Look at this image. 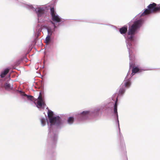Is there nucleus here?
<instances>
[{
	"label": "nucleus",
	"instance_id": "1a4fd4ad",
	"mask_svg": "<svg viewBox=\"0 0 160 160\" xmlns=\"http://www.w3.org/2000/svg\"><path fill=\"white\" fill-rule=\"evenodd\" d=\"M52 25L46 26L44 27V28L47 30L48 34L51 36L54 33L55 29L57 28V26L53 22H52Z\"/></svg>",
	"mask_w": 160,
	"mask_h": 160
},
{
	"label": "nucleus",
	"instance_id": "dca6fc26",
	"mask_svg": "<svg viewBox=\"0 0 160 160\" xmlns=\"http://www.w3.org/2000/svg\"><path fill=\"white\" fill-rule=\"evenodd\" d=\"M25 97H26L28 100H30L32 101H33L34 103L36 104L35 101H36L37 99H35L33 96L30 95H27L26 94V95H25Z\"/></svg>",
	"mask_w": 160,
	"mask_h": 160
},
{
	"label": "nucleus",
	"instance_id": "f257e3e1",
	"mask_svg": "<svg viewBox=\"0 0 160 160\" xmlns=\"http://www.w3.org/2000/svg\"><path fill=\"white\" fill-rule=\"evenodd\" d=\"M142 23L143 20L142 19H139L135 21L130 27V28L129 29L127 37L125 36L127 31V27L124 26L119 29V32L120 33L123 34L125 38H126V42L127 48L128 50L129 57L130 67H131L133 65V61L134 58L132 54V50L133 48L135 42L134 36V35L137 33L139 30Z\"/></svg>",
	"mask_w": 160,
	"mask_h": 160
},
{
	"label": "nucleus",
	"instance_id": "4468645a",
	"mask_svg": "<svg viewBox=\"0 0 160 160\" xmlns=\"http://www.w3.org/2000/svg\"><path fill=\"white\" fill-rule=\"evenodd\" d=\"M74 119L73 117H70L67 120V123L69 125H72L74 122Z\"/></svg>",
	"mask_w": 160,
	"mask_h": 160
},
{
	"label": "nucleus",
	"instance_id": "9d476101",
	"mask_svg": "<svg viewBox=\"0 0 160 160\" xmlns=\"http://www.w3.org/2000/svg\"><path fill=\"white\" fill-rule=\"evenodd\" d=\"M13 87L12 82L10 80L6 82L3 86V87L4 88L5 90L8 91H11V90H13Z\"/></svg>",
	"mask_w": 160,
	"mask_h": 160
},
{
	"label": "nucleus",
	"instance_id": "a211bd4d",
	"mask_svg": "<svg viewBox=\"0 0 160 160\" xmlns=\"http://www.w3.org/2000/svg\"><path fill=\"white\" fill-rule=\"evenodd\" d=\"M18 92H19L22 97H25V95H26V94L22 90H18Z\"/></svg>",
	"mask_w": 160,
	"mask_h": 160
},
{
	"label": "nucleus",
	"instance_id": "6e6552de",
	"mask_svg": "<svg viewBox=\"0 0 160 160\" xmlns=\"http://www.w3.org/2000/svg\"><path fill=\"white\" fill-rule=\"evenodd\" d=\"M50 11V14L51 16L52 20V21H51V22H53L55 24V23H58V26L63 24V23L64 21V20L61 18L56 13V12L54 11V8L53 7L51 8Z\"/></svg>",
	"mask_w": 160,
	"mask_h": 160
},
{
	"label": "nucleus",
	"instance_id": "0eeeda50",
	"mask_svg": "<svg viewBox=\"0 0 160 160\" xmlns=\"http://www.w3.org/2000/svg\"><path fill=\"white\" fill-rule=\"evenodd\" d=\"M159 11H160V4H157L153 2L152 3L150 4L148 6V8L146 9L141 14L139 13V15L142 16L149 14L153 12Z\"/></svg>",
	"mask_w": 160,
	"mask_h": 160
},
{
	"label": "nucleus",
	"instance_id": "20e7f679",
	"mask_svg": "<svg viewBox=\"0 0 160 160\" xmlns=\"http://www.w3.org/2000/svg\"><path fill=\"white\" fill-rule=\"evenodd\" d=\"M130 69L132 68V72H128L125 77L124 80L120 87L118 94V97H122L124 95L126 89L129 88L131 85V78L134 74L136 73H140L144 71L143 69H141L138 67H134L133 65L131 67H129Z\"/></svg>",
	"mask_w": 160,
	"mask_h": 160
},
{
	"label": "nucleus",
	"instance_id": "423d86ee",
	"mask_svg": "<svg viewBox=\"0 0 160 160\" xmlns=\"http://www.w3.org/2000/svg\"><path fill=\"white\" fill-rule=\"evenodd\" d=\"M117 100V99H116ZM110 105L114 106V118L115 119L116 123L117 124L119 130V140L120 142V148L121 149H124L125 147V144L124 142L123 138L122 135L120 132V128L119 127V121L118 120V115L117 112V101L114 103L113 102H111L109 103Z\"/></svg>",
	"mask_w": 160,
	"mask_h": 160
},
{
	"label": "nucleus",
	"instance_id": "7ed1b4c3",
	"mask_svg": "<svg viewBox=\"0 0 160 160\" xmlns=\"http://www.w3.org/2000/svg\"><path fill=\"white\" fill-rule=\"evenodd\" d=\"M107 104H102L94 107L92 110L83 111L76 115L78 121H83L90 119H97L102 114V111L106 107Z\"/></svg>",
	"mask_w": 160,
	"mask_h": 160
},
{
	"label": "nucleus",
	"instance_id": "f8f14e48",
	"mask_svg": "<svg viewBox=\"0 0 160 160\" xmlns=\"http://www.w3.org/2000/svg\"><path fill=\"white\" fill-rule=\"evenodd\" d=\"M41 30V27L40 25L38 24L37 27L36 29V33L35 34V36L37 38L38 37L40 34Z\"/></svg>",
	"mask_w": 160,
	"mask_h": 160
},
{
	"label": "nucleus",
	"instance_id": "412c9836",
	"mask_svg": "<svg viewBox=\"0 0 160 160\" xmlns=\"http://www.w3.org/2000/svg\"><path fill=\"white\" fill-rule=\"evenodd\" d=\"M16 0V1L17 0Z\"/></svg>",
	"mask_w": 160,
	"mask_h": 160
},
{
	"label": "nucleus",
	"instance_id": "f03ea898",
	"mask_svg": "<svg viewBox=\"0 0 160 160\" xmlns=\"http://www.w3.org/2000/svg\"><path fill=\"white\" fill-rule=\"evenodd\" d=\"M48 116L49 122L47 123L49 129V132L47 138V142L49 146L54 148L56 145L58 138V129H60L64 126L61 119L58 116H54L52 111L48 110Z\"/></svg>",
	"mask_w": 160,
	"mask_h": 160
},
{
	"label": "nucleus",
	"instance_id": "f3484780",
	"mask_svg": "<svg viewBox=\"0 0 160 160\" xmlns=\"http://www.w3.org/2000/svg\"><path fill=\"white\" fill-rule=\"evenodd\" d=\"M51 35L48 34L45 40V42L46 43H49L51 40Z\"/></svg>",
	"mask_w": 160,
	"mask_h": 160
},
{
	"label": "nucleus",
	"instance_id": "ddd939ff",
	"mask_svg": "<svg viewBox=\"0 0 160 160\" xmlns=\"http://www.w3.org/2000/svg\"><path fill=\"white\" fill-rule=\"evenodd\" d=\"M9 69L7 68L5 69L3 71L1 72V74L0 75L1 78H3L5 77V76L9 72Z\"/></svg>",
	"mask_w": 160,
	"mask_h": 160
},
{
	"label": "nucleus",
	"instance_id": "aec40b11",
	"mask_svg": "<svg viewBox=\"0 0 160 160\" xmlns=\"http://www.w3.org/2000/svg\"><path fill=\"white\" fill-rule=\"evenodd\" d=\"M12 91V93L14 94H16L18 93V90L13 89V90H11Z\"/></svg>",
	"mask_w": 160,
	"mask_h": 160
},
{
	"label": "nucleus",
	"instance_id": "39448f33",
	"mask_svg": "<svg viewBox=\"0 0 160 160\" xmlns=\"http://www.w3.org/2000/svg\"><path fill=\"white\" fill-rule=\"evenodd\" d=\"M19 5L25 7L29 10L34 12L37 15L38 22H43L46 21V13L47 8L45 6H38L36 5L33 6L30 4H27L20 1H18Z\"/></svg>",
	"mask_w": 160,
	"mask_h": 160
},
{
	"label": "nucleus",
	"instance_id": "6ab92c4d",
	"mask_svg": "<svg viewBox=\"0 0 160 160\" xmlns=\"http://www.w3.org/2000/svg\"><path fill=\"white\" fill-rule=\"evenodd\" d=\"M3 79L0 78V87H3Z\"/></svg>",
	"mask_w": 160,
	"mask_h": 160
},
{
	"label": "nucleus",
	"instance_id": "2eb2a0df",
	"mask_svg": "<svg viewBox=\"0 0 160 160\" xmlns=\"http://www.w3.org/2000/svg\"><path fill=\"white\" fill-rule=\"evenodd\" d=\"M40 119L42 126H45L46 124V123H47V122H48L47 121V119L44 117H41Z\"/></svg>",
	"mask_w": 160,
	"mask_h": 160
},
{
	"label": "nucleus",
	"instance_id": "9b49d317",
	"mask_svg": "<svg viewBox=\"0 0 160 160\" xmlns=\"http://www.w3.org/2000/svg\"><path fill=\"white\" fill-rule=\"evenodd\" d=\"M38 100L37 103V107L38 108H39V107L40 108H42L43 107V108H44V106L45 105V104L44 102L43 99L42 97L40 95H39L38 98Z\"/></svg>",
	"mask_w": 160,
	"mask_h": 160
}]
</instances>
